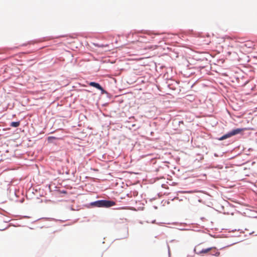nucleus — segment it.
<instances>
[{
  "mask_svg": "<svg viewBox=\"0 0 257 257\" xmlns=\"http://www.w3.org/2000/svg\"><path fill=\"white\" fill-rule=\"evenodd\" d=\"M241 38H236V42H240V43H241V41H240V40H241Z\"/></svg>",
  "mask_w": 257,
  "mask_h": 257,
  "instance_id": "8",
  "label": "nucleus"
},
{
  "mask_svg": "<svg viewBox=\"0 0 257 257\" xmlns=\"http://www.w3.org/2000/svg\"><path fill=\"white\" fill-rule=\"evenodd\" d=\"M214 249L212 250V252L210 253L212 255L218 256L220 255V252L216 249V247H213Z\"/></svg>",
  "mask_w": 257,
  "mask_h": 257,
  "instance_id": "6",
  "label": "nucleus"
},
{
  "mask_svg": "<svg viewBox=\"0 0 257 257\" xmlns=\"http://www.w3.org/2000/svg\"><path fill=\"white\" fill-rule=\"evenodd\" d=\"M89 85L91 86L94 87L100 90H101L102 92L104 91L103 88L97 83L94 82H91L89 83Z\"/></svg>",
  "mask_w": 257,
  "mask_h": 257,
  "instance_id": "5",
  "label": "nucleus"
},
{
  "mask_svg": "<svg viewBox=\"0 0 257 257\" xmlns=\"http://www.w3.org/2000/svg\"><path fill=\"white\" fill-rule=\"evenodd\" d=\"M244 130V128H239L233 130L232 131H231L230 132L223 135L221 138H220L218 140L220 141L225 140V139L230 138L233 136H234L238 134H239L240 133L243 131Z\"/></svg>",
  "mask_w": 257,
  "mask_h": 257,
  "instance_id": "3",
  "label": "nucleus"
},
{
  "mask_svg": "<svg viewBox=\"0 0 257 257\" xmlns=\"http://www.w3.org/2000/svg\"><path fill=\"white\" fill-rule=\"evenodd\" d=\"M254 44L252 41H247L245 42L240 46L241 48L247 52H251L254 49Z\"/></svg>",
  "mask_w": 257,
  "mask_h": 257,
  "instance_id": "2",
  "label": "nucleus"
},
{
  "mask_svg": "<svg viewBox=\"0 0 257 257\" xmlns=\"http://www.w3.org/2000/svg\"><path fill=\"white\" fill-rule=\"evenodd\" d=\"M20 124V121L12 122L10 124V126L12 127H18Z\"/></svg>",
  "mask_w": 257,
  "mask_h": 257,
  "instance_id": "7",
  "label": "nucleus"
},
{
  "mask_svg": "<svg viewBox=\"0 0 257 257\" xmlns=\"http://www.w3.org/2000/svg\"><path fill=\"white\" fill-rule=\"evenodd\" d=\"M115 203L112 201L101 200H98L91 203V205L93 206L97 207H110L114 206Z\"/></svg>",
  "mask_w": 257,
  "mask_h": 257,
  "instance_id": "1",
  "label": "nucleus"
},
{
  "mask_svg": "<svg viewBox=\"0 0 257 257\" xmlns=\"http://www.w3.org/2000/svg\"><path fill=\"white\" fill-rule=\"evenodd\" d=\"M149 49H152L153 48V46H151V47H148Z\"/></svg>",
  "mask_w": 257,
  "mask_h": 257,
  "instance_id": "9",
  "label": "nucleus"
},
{
  "mask_svg": "<svg viewBox=\"0 0 257 257\" xmlns=\"http://www.w3.org/2000/svg\"><path fill=\"white\" fill-rule=\"evenodd\" d=\"M213 247H209L207 248L201 249L200 245L196 246L194 248V251L196 254L198 255H202L208 253L209 251L213 250Z\"/></svg>",
  "mask_w": 257,
  "mask_h": 257,
  "instance_id": "4",
  "label": "nucleus"
}]
</instances>
